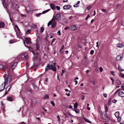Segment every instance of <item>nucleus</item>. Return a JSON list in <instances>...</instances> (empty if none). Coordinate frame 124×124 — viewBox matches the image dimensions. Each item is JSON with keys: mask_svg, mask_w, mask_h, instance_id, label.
<instances>
[{"mask_svg": "<svg viewBox=\"0 0 124 124\" xmlns=\"http://www.w3.org/2000/svg\"><path fill=\"white\" fill-rule=\"evenodd\" d=\"M5 81L4 84H2L0 86V88L1 90L0 91L3 90L5 88V85H6L8 83H9L10 82L11 78L10 76L8 75L7 74H5L4 75Z\"/></svg>", "mask_w": 124, "mask_h": 124, "instance_id": "nucleus-1", "label": "nucleus"}, {"mask_svg": "<svg viewBox=\"0 0 124 124\" xmlns=\"http://www.w3.org/2000/svg\"><path fill=\"white\" fill-rule=\"evenodd\" d=\"M39 45L37 44H36V48L35 51H33V50H32L31 52L33 53L34 55V57L33 59V61L35 62L36 61H39V59L38 58V53L37 51V50H39Z\"/></svg>", "mask_w": 124, "mask_h": 124, "instance_id": "nucleus-2", "label": "nucleus"}, {"mask_svg": "<svg viewBox=\"0 0 124 124\" xmlns=\"http://www.w3.org/2000/svg\"><path fill=\"white\" fill-rule=\"evenodd\" d=\"M61 18V15L59 14H56L55 16H53L52 20L54 21L55 20H56L57 21H59L60 20Z\"/></svg>", "mask_w": 124, "mask_h": 124, "instance_id": "nucleus-3", "label": "nucleus"}, {"mask_svg": "<svg viewBox=\"0 0 124 124\" xmlns=\"http://www.w3.org/2000/svg\"><path fill=\"white\" fill-rule=\"evenodd\" d=\"M15 27L16 28L15 30L16 31V34L17 37L20 38L21 37V34L20 33V30L17 25H16Z\"/></svg>", "mask_w": 124, "mask_h": 124, "instance_id": "nucleus-4", "label": "nucleus"}, {"mask_svg": "<svg viewBox=\"0 0 124 124\" xmlns=\"http://www.w3.org/2000/svg\"><path fill=\"white\" fill-rule=\"evenodd\" d=\"M25 42L26 43L28 44L29 43H31V42L30 41V40L28 38H25V40L24 41V44L25 45V46L26 47H28L29 48H30V47L27 46L25 44Z\"/></svg>", "mask_w": 124, "mask_h": 124, "instance_id": "nucleus-5", "label": "nucleus"}, {"mask_svg": "<svg viewBox=\"0 0 124 124\" xmlns=\"http://www.w3.org/2000/svg\"><path fill=\"white\" fill-rule=\"evenodd\" d=\"M78 28L77 25H73L70 27V29L71 31L76 30Z\"/></svg>", "mask_w": 124, "mask_h": 124, "instance_id": "nucleus-6", "label": "nucleus"}, {"mask_svg": "<svg viewBox=\"0 0 124 124\" xmlns=\"http://www.w3.org/2000/svg\"><path fill=\"white\" fill-rule=\"evenodd\" d=\"M48 66L49 69L50 70L52 69L53 71H55V66L52 64H50V65H48Z\"/></svg>", "mask_w": 124, "mask_h": 124, "instance_id": "nucleus-7", "label": "nucleus"}, {"mask_svg": "<svg viewBox=\"0 0 124 124\" xmlns=\"http://www.w3.org/2000/svg\"><path fill=\"white\" fill-rule=\"evenodd\" d=\"M123 59V57L121 56L120 55H118L117 56L116 58V60L117 61H118L120 60L121 61Z\"/></svg>", "mask_w": 124, "mask_h": 124, "instance_id": "nucleus-8", "label": "nucleus"}, {"mask_svg": "<svg viewBox=\"0 0 124 124\" xmlns=\"http://www.w3.org/2000/svg\"><path fill=\"white\" fill-rule=\"evenodd\" d=\"M71 6L69 5H65L63 7V8L65 10H68L70 9Z\"/></svg>", "mask_w": 124, "mask_h": 124, "instance_id": "nucleus-9", "label": "nucleus"}, {"mask_svg": "<svg viewBox=\"0 0 124 124\" xmlns=\"http://www.w3.org/2000/svg\"><path fill=\"white\" fill-rule=\"evenodd\" d=\"M11 85H9L6 88V92L5 93V94H6L8 93V91L11 87Z\"/></svg>", "mask_w": 124, "mask_h": 124, "instance_id": "nucleus-10", "label": "nucleus"}, {"mask_svg": "<svg viewBox=\"0 0 124 124\" xmlns=\"http://www.w3.org/2000/svg\"><path fill=\"white\" fill-rule=\"evenodd\" d=\"M104 120L107 122H108L110 120V119L108 116H106V117L103 118Z\"/></svg>", "mask_w": 124, "mask_h": 124, "instance_id": "nucleus-11", "label": "nucleus"}, {"mask_svg": "<svg viewBox=\"0 0 124 124\" xmlns=\"http://www.w3.org/2000/svg\"><path fill=\"white\" fill-rule=\"evenodd\" d=\"M5 25V24L4 22L0 21V28H3Z\"/></svg>", "mask_w": 124, "mask_h": 124, "instance_id": "nucleus-12", "label": "nucleus"}, {"mask_svg": "<svg viewBox=\"0 0 124 124\" xmlns=\"http://www.w3.org/2000/svg\"><path fill=\"white\" fill-rule=\"evenodd\" d=\"M50 7L53 10L55 8V5L53 4H50Z\"/></svg>", "mask_w": 124, "mask_h": 124, "instance_id": "nucleus-13", "label": "nucleus"}, {"mask_svg": "<svg viewBox=\"0 0 124 124\" xmlns=\"http://www.w3.org/2000/svg\"><path fill=\"white\" fill-rule=\"evenodd\" d=\"M118 95L122 97H124V93L123 92H119L118 93Z\"/></svg>", "mask_w": 124, "mask_h": 124, "instance_id": "nucleus-14", "label": "nucleus"}, {"mask_svg": "<svg viewBox=\"0 0 124 124\" xmlns=\"http://www.w3.org/2000/svg\"><path fill=\"white\" fill-rule=\"evenodd\" d=\"M117 47L119 48H122L123 46V44L122 43H119L116 45Z\"/></svg>", "mask_w": 124, "mask_h": 124, "instance_id": "nucleus-15", "label": "nucleus"}, {"mask_svg": "<svg viewBox=\"0 0 124 124\" xmlns=\"http://www.w3.org/2000/svg\"><path fill=\"white\" fill-rule=\"evenodd\" d=\"M56 22H55V21L53 23L52 25V26H52V28H54L56 26Z\"/></svg>", "mask_w": 124, "mask_h": 124, "instance_id": "nucleus-16", "label": "nucleus"}, {"mask_svg": "<svg viewBox=\"0 0 124 124\" xmlns=\"http://www.w3.org/2000/svg\"><path fill=\"white\" fill-rule=\"evenodd\" d=\"M17 62H15L13 64L11 67V68L12 69H14L15 67L17 65Z\"/></svg>", "mask_w": 124, "mask_h": 124, "instance_id": "nucleus-17", "label": "nucleus"}, {"mask_svg": "<svg viewBox=\"0 0 124 124\" xmlns=\"http://www.w3.org/2000/svg\"><path fill=\"white\" fill-rule=\"evenodd\" d=\"M5 69V68L4 66L3 65H0V70H1L2 71H4Z\"/></svg>", "mask_w": 124, "mask_h": 124, "instance_id": "nucleus-18", "label": "nucleus"}, {"mask_svg": "<svg viewBox=\"0 0 124 124\" xmlns=\"http://www.w3.org/2000/svg\"><path fill=\"white\" fill-rule=\"evenodd\" d=\"M116 82L117 83V84L118 85H120L121 83V81L118 79H116Z\"/></svg>", "mask_w": 124, "mask_h": 124, "instance_id": "nucleus-19", "label": "nucleus"}, {"mask_svg": "<svg viewBox=\"0 0 124 124\" xmlns=\"http://www.w3.org/2000/svg\"><path fill=\"white\" fill-rule=\"evenodd\" d=\"M80 3V1H78L77 4L74 5V7H79V6L78 5Z\"/></svg>", "mask_w": 124, "mask_h": 124, "instance_id": "nucleus-20", "label": "nucleus"}, {"mask_svg": "<svg viewBox=\"0 0 124 124\" xmlns=\"http://www.w3.org/2000/svg\"><path fill=\"white\" fill-rule=\"evenodd\" d=\"M23 55L26 59H27L28 58V55L27 53H24L23 54Z\"/></svg>", "mask_w": 124, "mask_h": 124, "instance_id": "nucleus-21", "label": "nucleus"}, {"mask_svg": "<svg viewBox=\"0 0 124 124\" xmlns=\"http://www.w3.org/2000/svg\"><path fill=\"white\" fill-rule=\"evenodd\" d=\"M115 115L116 117H119V112H116L115 114Z\"/></svg>", "mask_w": 124, "mask_h": 124, "instance_id": "nucleus-22", "label": "nucleus"}, {"mask_svg": "<svg viewBox=\"0 0 124 124\" xmlns=\"http://www.w3.org/2000/svg\"><path fill=\"white\" fill-rule=\"evenodd\" d=\"M7 100L8 101H12L13 100V99L11 97H8L7 98Z\"/></svg>", "mask_w": 124, "mask_h": 124, "instance_id": "nucleus-23", "label": "nucleus"}, {"mask_svg": "<svg viewBox=\"0 0 124 124\" xmlns=\"http://www.w3.org/2000/svg\"><path fill=\"white\" fill-rule=\"evenodd\" d=\"M72 110L74 111H75L77 113H79V110L78 109L73 108L72 109Z\"/></svg>", "mask_w": 124, "mask_h": 124, "instance_id": "nucleus-24", "label": "nucleus"}, {"mask_svg": "<svg viewBox=\"0 0 124 124\" xmlns=\"http://www.w3.org/2000/svg\"><path fill=\"white\" fill-rule=\"evenodd\" d=\"M31 26L32 28L34 29H36L37 28V25L34 24H32Z\"/></svg>", "mask_w": 124, "mask_h": 124, "instance_id": "nucleus-25", "label": "nucleus"}, {"mask_svg": "<svg viewBox=\"0 0 124 124\" xmlns=\"http://www.w3.org/2000/svg\"><path fill=\"white\" fill-rule=\"evenodd\" d=\"M119 76L122 78H124V74L122 73H119L118 74Z\"/></svg>", "mask_w": 124, "mask_h": 124, "instance_id": "nucleus-26", "label": "nucleus"}, {"mask_svg": "<svg viewBox=\"0 0 124 124\" xmlns=\"http://www.w3.org/2000/svg\"><path fill=\"white\" fill-rule=\"evenodd\" d=\"M78 103L77 102H76L74 103V107L75 108L78 107Z\"/></svg>", "mask_w": 124, "mask_h": 124, "instance_id": "nucleus-27", "label": "nucleus"}, {"mask_svg": "<svg viewBox=\"0 0 124 124\" xmlns=\"http://www.w3.org/2000/svg\"><path fill=\"white\" fill-rule=\"evenodd\" d=\"M40 32L41 33L42 32L44 31V27H41L40 28Z\"/></svg>", "mask_w": 124, "mask_h": 124, "instance_id": "nucleus-28", "label": "nucleus"}, {"mask_svg": "<svg viewBox=\"0 0 124 124\" xmlns=\"http://www.w3.org/2000/svg\"><path fill=\"white\" fill-rule=\"evenodd\" d=\"M53 21H52V20L50 21L47 24V26H49L50 25H51L52 24V22Z\"/></svg>", "mask_w": 124, "mask_h": 124, "instance_id": "nucleus-29", "label": "nucleus"}, {"mask_svg": "<svg viewBox=\"0 0 124 124\" xmlns=\"http://www.w3.org/2000/svg\"><path fill=\"white\" fill-rule=\"evenodd\" d=\"M49 10H50V9H48L47 10L44 11L42 12V14H45V13L47 12H48V11H49Z\"/></svg>", "mask_w": 124, "mask_h": 124, "instance_id": "nucleus-30", "label": "nucleus"}, {"mask_svg": "<svg viewBox=\"0 0 124 124\" xmlns=\"http://www.w3.org/2000/svg\"><path fill=\"white\" fill-rule=\"evenodd\" d=\"M118 118H117V120L118 122H120L121 121V117L119 116L118 117Z\"/></svg>", "mask_w": 124, "mask_h": 124, "instance_id": "nucleus-31", "label": "nucleus"}, {"mask_svg": "<svg viewBox=\"0 0 124 124\" xmlns=\"http://www.w3.org/2000/svg\"><path fill=\"white\" fill-rule=\"evenodd\" d=\"M118 69L120 71H124V70L123 69H122L121 67L119 66H118Z\"/></svg>", "mask_w": 124, "mask_h": 124, "instance_id": "nucleus-32", "label": "nucleus"}, {"mask_svg": "<svg viewBox=\"0 0 124 124\" xmlns=\"http://www.w3.org/2000/svg\"><path fill=\"white\" fill-rule=\"evenodd\" d=\"M105 112H107L108 111V108L106 105L105 106Z\"/></svg>", "mask_w": 124, "mask_h": 124, "instance_id": "nucleus-33", "label": "nucleus"}, {"mask_svg": "<svg viewBox=\"0 0 124 124\" xmlns=\"http://www.w3.org/2000/svg\"><path fill=\"white\" fill-rule=\"evenodd\" d=\"M86 122H87L88 123H89L90 124L92 123L91 121H90L88 119L86 118Z\"/></svg>", "mask_w": 124, "mask_h": 124, "instance_id": "nucleus-34", "label": "nucleus"}, {"mask_svg": "<svg viewBox=\"0 0 124 124\" xmlns=\"http://www.w3.org/2000/svg\"><path fill=\"white\" fill-rule=\"evenodd\" d=\"M120 91V89H118L115 92L114 94H117L118 92H119Z\"/></svg>", "mask_w": 124, "mask_h": 124, "instance_id": "nucleus-35", "label": "nucleus"}, {"mask_svg": "<svg viewBox=\"0 0 124 124\" xmlns=\"http://www.w3.org/2000/svg\"><path fill=\"white\" fill-rule=\"evenodd\" d=\"M48 95L46 94L44 97V99H48Z\"/></svg>", "mask_w": 124, "mask_h": 124, "instance_id": "nucleus-36", "label": "nucleus"}, {"mask_svg": "<svg viewBox=\"0 0 124 124\" xmlns=\"http://www.w3.org/2000/svg\"><path fill=\"white\" fill-rule=\"evenodd\" d=\"M94 52V51L93 50H91V51L90 52V54L91 55L93 54Z\"/></svg>", "mask_w": 124, "mask_h": 124, "instance_id": "nucleus-37", "label": "nucleus"}, {"mask_svg": "<svg viewBox=\"0 0 124 124\" xmlns=\"http://www.w3.org/2000/svg\"><path fill=\"white\" fill-rule=\"evenodd\" d=\"M55 8H56L57 10H59L60 9V7L58 6H56Z\"/></svg>", "mask_w": 124, "mask_h": 124, "instance_id": "nucleus-38", "label": "nucleus"}, {"mask_svg": "<svg viewBox=\"0 0 124 124\" xmlns=\"http://www.w3.org/2000/svg\"><path fill=\"white\" fill-rule=\"evenodd\" d=\"M16 6L17 5L16 4H14L13 5V8H15L16 9Z\"/></svg>", "mask_w": 124, "mask_h": 124, "instance_id": "nucleus-39", "label": "nucleus"}, {"mask_svg": "<svg viewBox=\"0 0 124 124\" xmlns=\"http://www.w3.org/2000/svg\"><path fill=\"white\" fill-rule=\"evenodd\" d=\"M111 74L114 76H115V74L114 71H111Z\"/></svg>", "mask_w": 124, "mask_h": 124, "instance_id": "nucleus-40", "label": "nucleus"}, {"mask_svg": "<svg viewBox=\"0 0 124 124\" xmlns=\"http://www.w3.org/2000/svg\"><path fill=\"white\" fill-rule=\"evenodd\" d=\"M102 11L103 12H104L106 13H107V12L106 10L105 9H102Z\"/></svg>", "mask_w": 124, "mask_h": 124, "instance_id": "nucleus-41", "label": "nucleus"}, {"mask_svg": "<svg viewBox=\"0 0 124 124\" xmlns=\"http://www.w3.org/2000/svg\"><path fill=\"white\" fill-rule=\"evenodd\" d=\"M121 25L122 26H124V19L122 21L121 23Z\"/></svg>", "mask_w": 124, "mask_h": 124, "instance_id": "nucleus-42", "label": "nucleus"}, {"mask_svg": "<svg viewBox=\"0 0 124 124\" xmlns=\"http://www.w3.org/2000/svg\"><path fill=\"white\" fill-rule=\"evenodd\" d=\"M65 71L64 70H62V73H61V75L62 76H63V74L65 73Z\"/></svg>", "mask_w": 124, "mask_h": 124, "instance_id": "nucleus-43", "label": "nucleus"}, {"mask_svg": "<svg viewBox=\"0 0 124 124\" xmlns=\"http://www.w3.org/2000/svg\"><path fill=\"white\" fill-rule=\"evenodd\" d=\"M14 42V41L13 40H10L9 41V43L10 44H11Z\"/></svg>", "mask_w": 124, "mask_h": 124, "instance_id": "nucleus-44", "label": "nucleus"}, {"mask_svg": "<svg viewBox=\"0 0 124 124\" xmlns=\"http://www.w3.org/2000/svg\"><path fill=\"white\" fill-rule=\"evenodd\" d=\"M92 8V6H89L87 8V9L88 10H89Z\"/></svg>", "mask_w": 124, "mask_h": 124, "instance_id": "nucleus-45", "label": "nucleus"}, {"mask_svg": "<svg viewBox=\"0 0 124 124\" xmlns=\"http://www.w3.org/2000/svg\"><path fill=\"white\" fill-rule=\"evenodd\" d=\"M51 103L52 104L53 106H54L55 105V104L54 103V102L53 101H50Z\"/></svg>", "mask_w": 124, "mask_h": 124, "instance_id": "nucleus-46", "label": "nucleus"}, {"mask_svg": "<svg viewBox=\"0 0 124 124\" xmlns=\"http://www.w3.org/2000/svg\"><path fill=\"white\" fill-rule=\"evenodd\" d=\"M99 70L101 72H102L103 70V69L101 67H100L99 68Z\"/></svg>", "mask_w": 124, "mask_h": 124, "instance_id": "nucleus-47", "label": "nucleus"}, {"mask_svg": "<svg viewBox=\"0 0 124 124\" xmlns=\"http://www.w3.org/2000/svg\"><path fill=\"white\" fill-rule=\"evenodd\" d=\"M57 117L58 119L57 120L58 121H59L60 120V118L59 115H57Z\"/></svg>", "mask_w": 124, "mask_h": 124, "instance_id": "nucleus-48", "label": "nucleus"}, {"mask_svg": "<svg viewBox=\"0 0 124 124\" xmlns=\"http://www.w3.org/2000/svg\"><path fill=\"white\" fill-rule=\"evenodd\" d=\"M85 96L83 95H82L81 96V98L83 100H84L85 99Z\"/></svg>", "mask_w": 124, "mask_h": 124, "instance_id": "nucleus-49", "label": "nucleus"}, {"mask_svg": "<svg viewBox=\"0 0 124 124\" xmlns=\"http://www.w3.org/2000/svg\"><path fill=\"white\" fill-rule=\"evenodd\" d=\"M31 30H28L27 32V34H29L31 32Z\"/></svg>", "mask_w": 124, "mask_h": 124, "instance_id": "nucleus-50", "label": "nucleus"}, {"mask_svg": "<svg viewBox=\"0 0 124 124\" xmlns=\"http://www.w3.org/2000/svg\"><path fill=\"white\" fill-rule=\"evenodd\" d=\"M41 14V13H38V14H37L36 15V16L37 17H38Z\"/></svg>", "mask_w": 124, "mask_h": 124, "instance_id": "nucleus-51", "label": "nucleus"}, {"mask_svg": "<svg viewBox=\"0 0 124 124\" xmlns=\"http://www.w3.org/2000/svg\"><path fill=\"white\" fill-rule=\"evenodd\" d=\"M103 96L105 98H107V94L106 93H104L103 94Z\"/></svg>", "mask_w": 124, "mask_h": 124, "instance_id": "nucleus-52", "label": "nucleus"}, {"mask_svg": "<svg viewBox=\"0 0 124 124\" xmlns=\"http://www.w3.org/2000/svg\"><path fill=\"white\" fill-rule=\"evenodd\" d=\"M111 103V100H109L108 101V105H110V104Z\"/></svg>", "mask_w": 124, "mask_h": 124, "instance_id": "nucleus-53", "label": "nucleus"}, {"mask_svg": "<svg viewBox=\"0 0 124 124\" xmlns=\"http://www.w3.org/2000/svg\"><path fill=\"white\" fill-rule=\"evenodd\" d=\"M70 29V27H66L64 28V30H68V29Z\"/></svg>", "mask_w": 124, "mask_h": 124, "instance_id": "nucleus-54", "label": "nucleus"}, {"mask_svg": "<svg viewBox=\"0 0 124 124\" xmlns=\"http://www.w3.org/2000/svg\"><path fill=\"white\" fill-rule=\"evenodd\" d=\"M57 33L59 35H61L60 31H59L57 32Z\"/></svg>", "mask_w": 124, "mask_h": 124, "instance_id": "nucleus-55", "label": "nucleus"}, {"mask_svg": "<svg viewBox=\"0 0 124 124\" xmlns=\"http://www.w3.org/2000/svg\"><path fill=\"white\" fill-rule=\"evenodd\" d=\"M90 17V16L89 15H88L86 18V20H87L88 19V18H89Z\"/></svg>", "mask_w": 124, "mask_h": 124, "instance_id": "nucleus-56", "label": "nucleus"}, {"mask_svg": "<svg viewBox=\"0 0 124 124\" xmlns=\"http://www.w3.org/2000/svg\"><path fill=\"white\" fill-rule=\"evenodd\" d=\"M74 81H75V82H76V84L75 85H77L78 83V82L77 80H74Z\"/></svg>", "mask_w": 124, "mask_h": 124, "instance_id": "nucleus-57", "label": "nucleus"}, {"mask_svg": "<svg viewBox=\"0 0 124 124\" xmlns=\"http://www.w3.org/2000/svg\"><path fill=\"white\" fill-rule=\"evenodd\" d=\"M48 69H49V67H48V66L47 65V68H46V69H45V71H46L48 70Z\"/></svg>", "mask_w": 124, "mask_h": 124, "instance_id": "nucleus-58", "label": "nucleus"}, {"mask_svg": "<svg viewBox=\"0 0 124 124\" xmlns=\"http://www.w3.org/2000/svg\"><path fill=\"white\" fill-rule=\"evenodd\" d=\"M87 109L88 110H90V108L88 106H87Z\"/></svg>", "mask_w": 124, "mask_h": 124, "instance_id": "nucleus-59", "label": "nucleus"}, {"mask_svg": "<svg viewBox=\"0 0 124 124\" xmlns=\"http://www.w3.org/2000/svg\"><path fill=\"white\" fill-rule=\"evenodd\" d=\"M69 108H72V107L71 105H70L69 106Z\"/></svg>", "mask_w": 124, "mask_h": 124, "instance_id": "nucleus-60", "label": "nucleus"}, {"mask_svg": "<svg viewBox=\"0 0 124 124\" xmlns=\"http://www.w3.org/2000/svg\"><path fill=\"white\" fill-rule=\"evenodd\" d=\"M117 101V100H114L113 101V103H116V102Z\"/></svg>", "mask_w": 124, "mask_h": 124, "instance_id": "nucleus-61", "label": "nucleus"}, {"mask_svg": "<svg viewBox=\"0 0 124 124\" xmlns=\"http://www.w3.org/2000/svg\"><path fill=\"white\" fill-rule=\"evenodd\" d=\"M110 79L112 80V82H114V80L112 78H111Z\"/></svg>", "mask_w": 124, "mask_h": 124, "instance_id": "nucleus-62", "label": "nucleus"}, {"mask_svg": "<svg viewBox=\"0 0 124 124\" xmlns=\"http://www.w3.org/2000/svg\"><path fill=\"white\" fill-rule=\"evenodd\" d=\"M92 83L94 85H95V82L93 81H92Z\"/></svg>", "mask_w": 124, "mask_h": 124, "instance_id": "nucleus-63", "label": "nucleus"}, {"mask_svg": "<svg viewBox=\"0 0 124 124\" xmlns=\"http://www.w3.org/2000/svg\"><path fill=\"white\" fill-rule=\"evenodd\" d=\"M64 115H65V117L66 118H69V117H68V116L67 115H66V114H65L64 113Z\"/></svg>", "mask_w": 124, "mask_h": 124, "instance_id": "nucleus-64", "label": "nucleus"}]
</instances>
